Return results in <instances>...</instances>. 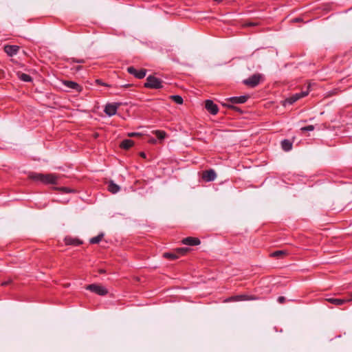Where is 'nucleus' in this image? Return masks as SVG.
I'll return each instance as SVG.
<instances>
[{
	"instance_id": "obj_37",
	"label": "nucleus",
	"mask_w": 352,
	"mask_h": 352,
	"mask_svg": "<svg viewBox=\"0 0 352 352\" xmlns=\"http://www.w3.org/2000/svg\"><path fill=\"white\" fill-rule=\"evenodd\" d=\"M140 157H143V158H146V153H144V152H141V153H140Z\"/></svg>"
},
{
	"instance_id": "obj_5",
	"label": "nucleus",
	"mask_w": 352,
	"mask_h": 352,
	"mask_svg": "<svg viewBox=\"0 0 352 352\" xmlns=\"http://www.w3.org/2000/svg\"><path fill=\"white\" fill-rule=\"evenodd\" d=\"M85 289L99 296H105L108 294V289L98 284H90L85 287Z\"/></svg>"
},
{
	"instance_id": "obj_4",
	"label": "nucleus",
	"mask_w": 352,
	"mask_h": 352,
	"mask_svg": "<svg viewBox=\"0 0 352 352\" xmlns=\"http://www.w3.org/2000/svg\"><path fill=\"white\" fill-rule=\"evenodd\" d=\"M144 87L149 89H161L163 87L162 80L154 76L150 75L146 78Z\"/></svg>"
},
{
	"instance_id": "obj_38",
	"label": "nucleus",
	"mask_w": 352,
	"mask_h": 352,
	"mask_svg": "<svg viewBox=\"0 0 352 352\" xmlns=\"http://www.w3.org/2000/svg\"><path fill=\"white\" fill-rule=\"evenodd\" d=\"M149 142L150 143H152V144H155L156 143V140L154 139V138H151L150 140H149Z\"/></svg>"
},
{
	"instance_id": "obj_15",
	"label": "nucleus",
	"mask_w": 352,
	"mask_h": 352,
	"mask_svg": "<svg viewBox=\"0 0 352 352\" xmlns=\"http://www.w3.org/2000/svg\"><path fill=\"white\" fill-rule=\"evenodd\" d=\"M19 47V45H4V51L9 56H12L17 54Z\"/></svg>"
},
{
	"instance_id": "obj_27",
	"label": "nucleus",
	"mask_w": 352,
	"mask_h": 352,
	"mask_svg": "<svg viewBox=\"0 0 352 352\" xmlns=\"http://www.w3.org/2000/svg\"><path fill=\"white\" fill-rule=\"evenodd\" d=\"M189 250L187 248H179L175 250L177 254L179 256L180 255H184Z\"/></svg>"
},
{
	"instance_id": "obj_6",
	"label": "nucleus",
	"mask_w": 352,
	"mask_h": 352,
	"mask_svg": "<svg viewBox=\"0 0 352 352\" xmlns=\"http://www.w3.org/2000/svg\"><path fill=\"white\" fill-rule=\"evenodd\" d=\"M258 299V298L254 295L240 294L229 297L225 300V302L255 300Z\"/></svg>"
},
{
	"instance_id": "obj_26",
	"label": "nucleus",
	"mask_w": 352,
	"mask_h": 352,
	"mask_svg": "<svg viewBox=\"0 0 352 352\" xmlns=\"http://www.w3.org/2000/svg\"><path fill=\"white\" fill-rule=\"evenodd\" d=\"M285 254H286V252H285L283 250H277V251L272 252L271 254V256L280 258L283 255H285Z\"/></svg>"
},
{
	"instance_id": "obj_22",
	"label": "nucleus",
	"mask_w": 352,
	"mask_h": 352,
	"mask_svg": "<svg viewBox=\"0 0 352 352\" xmlns=\"http://www.w3.org/2000/svg\"><path fill=\"white\" fill-rule=\"evenodd\" d=\"M163 256L166 258L170 259V260H175L179 258V256L175 252H165L163 254Z\"/></svg>"
},
{
	"instance_id": "obj_14",
	"label": "nucleus",
	"mask_w": 352,
	"mask_h": 352,
	"mask_svg": "<svg viewBox=\"0 0 352 352\" xmlns=\"http://www.w3.org/2000/svg\"><path fill=\"white\" fill-rule=\"evenodd\" d=\"M182 243L186 245L194 246L201 243L199 239L196 237L188 236L182 240Z\"/></svg>"
},
{
	"instance_id": "obj_21",
	"label": "nucleus",
	"mask_w": 352,
	"mask_h": 352,
	"mask_svg": "<svg viewBox=\"0 0 352 352\" xmlns=\"http://www.w3.org/2000/svg\"><path fill=\"white\" fill-rule=\"evenodd\" d=\"M104 237V233L103 232H101L98 235H97L96 236H94V237H92L89 239V243L91 244H97V243H99L102 239H103Z\"/></svg>"
},
{
	"instance_id": "obj_32",
	"label": "nucleus",
	"mask_w": 352,
	"mask_h": 352,
	"mask_svg": "<svg viewBox=\"0 0 352 352\" xmlns=\"http://www.w3.org/2000/svg\"><path fill=\"white\" fill-rule=\"evenodd\" d=\"M285 298L284 296H279L277 299V301L280 303V304H283L285 302Z\"/></svg>"
},
{
	"instance_id": "obj_36",
	"label": "nucleus",
	"mask_w": 352,
	"mask_h": 352,
	"mask_svg": "<svg viewBox=\"0 0 352 352\" xmlns=\"http://www.w3.org/2000/svg\"><path fill=\"white\" fill-rule=\"evenodd\" d=\"M82 66H80V65H78V66H76V67H75V69H76V71H80V70H81V69H82Z\"/></svg>"
},
{
	"instance_id": "obj_3",
	"label": "nucleus",
	"mask_w": 352,
	"mask_h": 352,
	"mask_svg": "<svg viewBox=\"0 0 352 352\" xmlns=\"http://www.w3.org/2000/svg\"><path fill=\"white\" fill-rule=\"evenodd\" d=\"M309 88L306 91H302L300 93H296L291 96L287 98L285 100L283 101V105L286 107L287 104H293L299 99L307 96L309 94Z\"/></svg>"
},
{
	"instance_id": "obj_23",
	"label": "nucleus",
	"mask_w": 352,
	"mask_h": 352,
	"mask_svg": "<svg viewBox=\"0 0 352 352\" xmlns=\"http://www.w3.org/2000/svg\"><path fill=\"white\" fill-rule=\"evenodd\" d=\"M153 133L160 140H164L166 136V133L164 131L156 130V131H154Z\"/></svg>"
},
{
	"instance_id": "obj_13",
	"label": "nucleus",
	"mask_w": 352,
	"mask_h": 352,
	"mask_svg": "<svg viewBox=\"0 0 352 352\" xmlns=\"http://www.w3.org/2000/svg\"><path fill=\"white\" fill-rule=\"evenodd\" d=\"M64 242L67 245L78 246L83 243L82 241L78 238H74L71 236H67L64 239Z\"/></svg>"
},
{
	"instance_id": "obj_35",
	"label": "nucleus",
	"mask_w": 352,
	"mask_h": 352,
	"mask_svg": "<svg viewBox=\"0 0 352 352\" xmlns=\"http://www.w3.org/2000/svg\"><path fill=\"white\" fill-rule=\"evenodd\" d=\"M293 21L294 22H301L302 21V19L301 18H295Z\"/></svg>"
},
{
	"instance_id": "obj_16",
	"label": "nucleus",
	"mask_w": 352,
	"mask_h": 352,
	"mask_svg": "<svg viewBox=\"0 0 352 352\" xmlns=\"http://www.w3.org/2000/svg\"><path fill=\"white\" fill-rule=\"evenodd\" d=\"M63 84L69 89H74L78 92H80L82 90V87L80 85H78L77 82L71 81V80H65L64 81Z\"/></svg>"
},
{
	"instance_id": "obj_19",
	"label": "nucleus",
	"mask_w": 352,
	"mask_h": 352,
	"mask_svg": "<svg viewBox=\"0 0 352 352\" xmlns=\"http://www.w3.org/2000/svg\"><path fill=\"white\" fill-rule=\"evenodd\" d=\"M134 144V142L130 139H125L122 141L120 147L123 149L128 150Z\"/></svg>"
},
{
	"instance_id": "obj_12",
	"label": "nucleus",
	"mask_w": 352,
	"mask_h": 352,
	"mask_svg": "<svg viewBox=\"0 0 352 352\" xmlns=\"http://www.w3.org/2000/svg\"><path fill=\"white\" fill-rule=\"evenodd\" d=\"M217 178V174L213 169L203 171L202 179L206 182H213Z\"/></svg>"
},
{
	"instance_id": "obj_39",
	"label": "nucleus",
	"mask_w": 352,
	"mask_h": 352,
	"mask_svg": "<svg viewBox=\"0 0 352 352\" xmlns=\"http://www.w3.org/2000/svg\"><path fill=\"white\" fill-rule=\"evenodd\" d=\"M98 272L100 274H104L106 272L105 270L104 269H100Z\"/></svg>"
},
{
	"instance_id": "obj_8",
	"label": "nucleus",
	"mask_w": 352,
	"mask_h": 352,
	"mask_svg": "<svg viewBox=\"0 0 352 352\" xmlns=\"http://www.w3.org/2000/svg\"><path fill=\"white\" fill-rule=\"evenodd\" d=\"M120 103H107L104 106V112L109 116H113L117 113L118 109L120 106Z\"/></svg>"
},
{
	"instance_id": "obj_24",
	"label": "nucleus",
	"mask_w": 352,
	"mask_h": 352,
	"mask_svg": "<svg viewBox=\"0 0 352 352\" xmlns=\"http://www.w3.org/2000/svg\"><path fill=\"white\" fill-rule=\"evenodd\" d=\"M170 98L175 102L176 104H182L184 102V100L182 96L179 95H173L170 96Z\"/></svg>"
},
{
	"instance_id": "obj_28",
	"label": "nucleus",
	"mask_w": 352,
	"mask_h": 352,
	"mask_svg": "<svg viewBox=\"0 0 352 352\" xmlns=\"http://www.w3.org/2000/svg\"><path fill=\"white\" fill-rule=\"evenodd\" d=\"M244 28L254 27L258 25V22H245L243 25Z\"/></svg>"
},
{
	"instance_id": "obj_20",
	"label": "nucleus",
	"mask_w": 352,
	"mask_h": 352,
	"mask_svg": "<svg viewBox=\"0 0 352 352\" xmlns=\"http://www.w3.org/2000/svg\"><path fill=\"white\" fill-rule=\"evenodd\" d=\"M17 75H18L19 78L23 82H32V78L27 74L19 72L17 74Z\"/></svg>"
},
{
	"instance_id": "obj_11",
	"label": "nucleus",
	"mask_w": 352,
	"mask_h": 352,
	"mask_svg": "<svg viewBox=\"0 0 352 352\" xmlns=\"http://www.w3.org/2000/svg\"><path fill=\"white\" fill-rule=\"evenodd\" d=\"M205 108L212 115H216L219 111L218 106L211 100H206Z\"/></svg>"
},
{
	"instance_id": "obj_31",
	"label": "nucleus",
	"mask_w": 352,
	"mask_h": 352,
	"mask_svg": "<svg viewBox=\"0 0 352 352\" xmlns=\"http://www.w3.org/2000/svg\"><path fill=\"white\" fill-rule=\"evenodd\" d=\"M96 83L98 85H102V86H106V87H109V85H107V83H104L102 81V80L100 79H97L96 80Z\"/></svg>"
},
{
	"instance_id": "obj_34",
	"label": "nucleus",
	"mask_w": 352,
	"mask_h": 352,
	"mask_svg": "<svg viewBox=\"0 0 352 352\" xmlns=\"http://www.w3.org/2000/svg\"><path fill=\"white\" fill-rule=\"evenodd\" d=\"M61 190L63 191V192H71V190H69V188H62Z\"/></svg>"
},
{
	"instance_id": "obj_10",
	"label": "nucleus",
	"mask_w": 352,
	"mask_h": 352,
	"mask_svg": "<svg viewBox=\"0 0 352 352\" xmlns=\"http://www.w3.org/2000/svg\"><path fill=\"white\" fill-rule=\"evenodd\" d=\"M351 300H352V294H350L349 298H327L324 299V301L330 302L336 306L342 305L345 304L346 302H348Z\"/></svg>"
},
{
	"instance_id": "obj_2",
	"label": "nucleus",
	"mask_w": 352,
	"mask_h": 352,
	"mask_svg": "<svg viewBox=\"0 0 352 352\" xmlns=\"http://www.w3.org/2000/svg\"><path fill=\"white\" fill-rule=\"evenodd\" d=\"M248 98L249 97L248 96L231 97L226 100L227 102L223 103V106L242 113L243 111L239 107L234 106V104L245 103L248 100Z\"/></svg>"
},
{
	"instance_id": "obj_29",
	"label": "nucleus",
	"mask_w": 352,
	"mask_h": 352,
	"mask_svg": "<svg viewBox=\"0 0 352 352\" xmlns=\"http://www.w3.org/2000/svg\"><path fill=\"white\" fill-rule=\"evenodd\" d=\"M301 130L302 131H311L314 130V125H308V126L302 127Z\"/></svg>"
},
{
	"instance_id": "obj_30",
	"label": "nucleus",
	"mask_w": 352,
	"mask_h": 352,
	"mask_svg": "<svg viewBox=\"0 0 352 352\" xmlns=\"http://www.w3.org/2000/svg\"><path fill=\"white\" fill-rule=\"evenodd\" d=\"M12 283V280L9 278L8 280L2 282L0 285L1 286L5 287L10 285Z\"/></svg>"
},
{
	"instance_id": "obj_7",
	"label": "nucleus",
	"mask_w": 352,
	"mask_h": 352,
	"mask_svg": "<svg viewBox=\"0 0 352 352\" xmlns=\"http://www.w3.org/2000/svg\"><path fill=\"white\" fill-rule=\"evenodd\" d=\"M261 78V74H255L250 76L248 78L245 79L243 81V83L249 87L253 88L256 87L260 83Z\"/></svg>"
},
{
	"instance_id": "obj_17",
	"label": "nucleus",
	"mask_w": 352,
	"mask_h": 352,
	"mask_svg": "<svg viewBox=\"0 0 352 352\" xmlns=\"http://www.w3.org/2000/svg\"><path fill=\"white\" fill-rule=\"evenodd\" d=\"M280 145L284 151L288 152L292 150L293 142L290 140L284 139L281 141Z\"/></svg>"
},
{
	"instance_id": "obj_25",
	"label": "nucleus",
	"mask_w": 352,
	"mask_h": 352,
	"mask_svg": "<svg viewBox=\"0 0 352 352\" xmlns=\"http://www.w3.org/2000/svg\"><path fill=\"white\" fill-rule=\"evenodd\" d=\"M67 62L69 63H85V60L83 58H76L72 57V58H67Z\"/></svg>"
},
{
	"instance_id": "obj_1",
	"label": "nucleus",
	"mask_w": 352,
	"mask_h": 352,
	"mask_svg": "<svg viewBox=\"0 0 352 352\" xmlns=\"http://www.w3.org/2000/svg\"><path fill=\"white\" fill-rule=\"evenodd\" d=\"M29 177L37 182H41L45 184H56L58 177L54 174H42L36 173H31L29 175Z\"/></svg>"
},
{
	"instance_id": "obj_9",
	"label": "nucleus",
	"mask_w": 352,
	"mask_h": 352,
	"mask_svg": "<svg viewBox=\"0 0 352 352\" xmlns=\"http://www.w3.org/2000/svg\"><path fill=\"white\" fill-rule=\"evenodd\" d=\"M127 72L134 76L138 79H142L145 77L146 74V69H141L140 70H137L133 67H129L127 68Z\"/></svg>"
},
{
	"instance_id": "obj_40",
	"label": "nucleus",
	"mask_w": 352,
	"mask_h": 352,
	"mask_svg": "<svg viewBox=\"0 0 352 352\" xmlns=\"http://www.w3.org/2000/svg\"><path fill=\"white\" fill-rule=\"evenodd\" d=\"M222 1L223 0H214V1H216L218 3H221Z\"/></svg>"
},
{
	"instance_id": "obj_18",
	"label": "nucleus",
	"mask_w": 352,
	"mask_h": 352,
	"mask_svg": "<svg viewBox=\"0 0 352 352\" xmlns=\"http://www.w3.org/2000/svg\"><path fill=\"white\" fill-rule=\"evenodd\" d=\"M107 188L108 190L113 194L117 193L120 190V187L113 181L109 182Z\"/></svg>"
},
{
	"instance_id": "obj_33",
	"label": "nucleus",
	"mask_w": 352,
	"mask_h": 352,
	"mask_svg": "<svg viewBox=\"0 0 352 352\" xmlns=\"http://www.w3.org/2000/svg\"><path fill=\"white\" fill-rule=\"evenodd\" d=\"M140 134L139 133H135V132H132V133H128V136L129 137H135V136H138V135H140Z\"/></svg>"
}]
</instances>
